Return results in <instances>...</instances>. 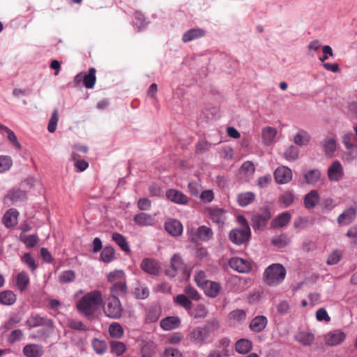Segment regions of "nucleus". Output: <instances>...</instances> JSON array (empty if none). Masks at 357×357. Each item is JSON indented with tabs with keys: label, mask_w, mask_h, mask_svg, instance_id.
I'll return each mask as SVG.
<instances>
[{
	"label": "nucleus",
	"mask_w": 357,
	"mask_h": 357,
	"mask_svg": "<svg viewBox=\"0 0 357 357\" xmlns=\"http://www.w3.org/2000/svg\"><path fill=\"white\" fill-rule=\"evenodd\" d=\"M17 300L16 295L10 290L0 292V303L5 305H13Z\"/></svg>",
	"instance_id": "nucleus-29"
},
{
	"label": "nucleus",
	"mask_w": 357,
	"mask_h": 357,
	"mask_svg": "<svg viewBox=\"0 0 357 357\" xmlns=\"http://www.w3.org/2000/svg\"><path fill=\"white\" fill-rule=\"evenodd\" d=\"M127 292V285L126 280L121 282L113 284L110 288L109 296L119 297L125 295Z\"/></svg>",
	"instance_id": "nucleus-25"
},
{
	"label": "nucleus",
	"mask_w": 357,
	"mask_h": 357,
	"mask_svg": "<svg viewBox=\"0 0 357 357\" xmlns=\"http://www.w3.org/2000/svg\"><path fill=\"white\" fill-rule=\"evenodd\" d=\"M326 154L332 155L336 149V141L333 138H326L323 142Z\"/></svg>",
	"instance_id": "nucleus-46"
},
{
	"label": "nucleus",
	"mask_w": 357,
	"mask_h": 357,
	"mask_svg": "<svg viewBox=\"0 0 357 357\" xmlns=\"http://www.w3.org/2000/svg\"><path fill=\"white\" fill-rule=\"evenodd\" d=\"M252 347V343L248 339H240L235 344V350L237 353L248 354Z\"/></svg>",
	"instance_id": "nucleus-27"
},
{
	"label": "nucleus",
	"mask_w": 357,
	"mask_h": 357,
	"mask_svg": "<svg viewBox=\"0 0 357 357\" xmlns=\"http://www.w3.org/2000/svg\"><path fill=\"white\" fill-rule=\"evenodd\" d=\"M310 140V136L306 131L303 130H299L294 138V143L299 146L307 145Z\"/></svg>",
	"instance_id": "nucleus-35"
},
{
	"label": "nucleus",
	"mask_w": 357,
	"mask_h": 357,
	"mask_svg": "<svg viewBox=\"0 0 357 357\" xmlns=\"http://www.w3.org/2000/svg\"><path fill=\"white\" fill-rule=\"evenodd\" d=\"M229 266L239 272V273H248L251 268V264L246 259L240 257H232L229 261Z\"/></svg>",
	"instance_id": "nucleus-11"
},
{
	"label": "nucleus",
	"mask_w": 357,
	"mask_h": 357,
	"mask_svg": "<svg viewBox=\"0 0 357 357\" xmlns=\"http://www.w3.org/2000/svg\"><path fill=\"white\" fill-rule=\"evenodd\" d=\"M75 279V273L73 271L68 270L63 271L59 275L60 283H68L73 282Z\"/></svg>",
	"instance_id": "nucleus-50"
},
{
	"label": "nucleus",
	"mask_w": 357,
	"mask_h": 357,
	"mask_svg": "<svg viewBox=\"0 0 357 357\" xmlns=\"http://www.w3.org/2000/svg\"><path fill=\"white\" fill-rule=\"evenodd\" d=\"M291 220V215L288 212L282 213L272 221L273 228H280L289 224Z\"/></svg>",
	"instance_id": "nucleus-30"
},
{
	"label": "nucleus",
	"mask_w": 357,
	"mask_h": 357,
	"mask_svg": "<svg viewBox=\"0 0 357 357\" xmlns=\"http://www.w3.org/2000/svg\"><path fill=\"white\" fill-rule=\"evenodd\" d=\"M188 231L192 242L208 241L212 239L213 236V230L205 225L200 226L197 229L191 228Z\"/></svg>",
	"instance_id": "nucleus-6"
},
{
	"label": "nucleus",
	"mask_w": 357,
	"mask_h": 357,
	"mask_svg": "<svg viewBox=\"0 0 357 357\" xmlns=\"http://www.w3.org/2000/svg\"><path fill=\"white\" fill-rule=\"evenodd\" d=\"M284 155L287 160H296L298 158V149L293 145L289 146L284 152Z\"/></svg>",
	"instance_id": "nucleus-53"
},
{
	"label": "nucleus",
	"mask_w": 357,
	"mask_h": 357,
	"mask_svg": "<svg viewBox=\"0 0 357 357\" xmlns=\"http://www.w3.org/2000/svg\"><path fill=\"white\" fill-rule=\"evenodd\" d=\"M21 261L27 265L31 272H34L38 268V265L36 263L34 258L31 255L30 253H25L22 257Z\"/></svg>",
	"instance_id": "nucleus-51"
},
{
	"label": "nucleus",
	"mask_w": 357,
	"mask_h": 357,
	"mask_svg": "<svg viewBox=\"0 0 357 357\" xmlns=\"http://www.w3.org/2000/svg\"><path fill=\"white\" fill-rule=\"evenodd\" d=\"M78 154L75 153L72 154L73 160L75 161V167L77 168V171L83 172L88 168L89 163L84 160L78 159Z\"/></svg>",
	"instance_id": "nucleus-59"
},
{
	"label": "nucleus",
	"mask_w": 357,
	"mask_h": 357,
	"mask_svg": "<svg viewBox=\"0 0 357 357\" xmlns=\"http://www.w3.org/2000/svg\"><path fill=\"white\" fill-rule=\"evenodd\" d=\"M26 326L29 328L44 326L52 330L54 328V322L46 317H41L36 313H32L25 321Z\"/></svg>",
	"instance_id": "nucleus-7"
},
{
	"label": "nucleus",
	"mask_w": 357,
	"mask_h": 357,
	"mask_svg": "<svg viewBox=\"0 0 357 357\" xmlns=\"http://www.w3.org/2000/svg\"><path fill=\"white\" fill-rule=\"evenodd\" d=\"M91 344L93 350L95 351L96 353L98 354H103L107 349V344H105V342L98 339H93L92 340Z\"/></svg>",
	"instance_id": "nucleus-56"
},
{
	"label": "nucleus",
	"mask_w": 357,
	"mask_h": 357,
	"mask_svg": "<svg viewBox=\"0 0 357 357\" xmlns=\"http://www.w3.org/2000/svg\"><path fill=\"white\" fill-rule=\"evenodd\" d=\"M255 198V194L251 192L241 193L238 196V202L241 206L244 207L251 204Z\"/></svg>",
	"instance_id": "nucleus-38"
},
{
	"label": "nucleus",
	"mask_w": 357,
	"mask_h": 357,
	"mask_svg": "<svg viewBox=\"0 0 357 357\" xmlns=\"http://www.w3.org/2000/svg\"><path fill=\"white\" fill-rule=\"evenodd\" d=\"M96 70L94 68H90L87 74H84L83 84L86 89H92L96 82Z\"/></svg>",
	"instance_id": "nucleus-31"
},
{
	"label": "nucleus",
	"mask_w": 357,
	"mask_h": 357,
	"mask_svg": "<svg viewBox=\"0 0 357 357\" xmlns=\"http://www.w3.org/2000/svg\"><path fill=\"white\" fill-rule=\"evenodd\" d=\"M101 259L105 262H111L114 258V250L112 247L107 246L101 252Z\"/></svg>",
	"instance_id": "nucleus-49"
},
{
	"label": "nucleus",
	"mask_w": 357,
	"mask_h": 357,
	"mask_svg": "<svg viewBox=\"0 0 357 357\" xmlns=\"http://www.w3.org/2000/svg\"><path fill=\"white\" fill-rule=\"evenodd\" d=\"M171 267H172V270H167V274L172 277H174L176 275V271L182 269L183 267V260H182L181 256H179L177 254H175L172 257Z\"/></svg>",
	"instance_id": "nucleus-28"
},
{
	"label": "nucleus",
	"mask_w": 357,
	"mask_h": 357,
	"mask_svg": "<svg viewBox=\"0 0 357 357\" xmlns=\"http://www.w3.org/2000/svg\"><path fill=\"white\" fill-rule=\"evenodd\" d=\"M133 220L140 227L152 226L155 222V218L153 215L143 212L136 214Z\"/></svg>",
	"instance_id": "nucleus-19"
},
{
	"label": "nucleus",
	"mask_w": 357,
	"mask_h": 357,
	"mask_svg": "<svg viewBox=\"0 0 357 357\" xmlns=\"http://www.w3.org/2000/svg\"><path fill=\"white\" fill-rule=\"evenodd\" d=\"M112 240L121 248L122 250L126 252L130 251L128 243L126 238L119 233H114L112 234Z\"/></svg>",
	"instance_id": "nucleus-36"
},
{
	"label": "nucleus",
	"mask_w": 357,
	"mask_h": 357,
	"mask_svg": "<svg viewBox=\"0 0 357 357\" xmlns=\"http://www.w3.org/2000/svg\"><path fill=\"white\" fill-rule=\"evenodd\" d=\"M4 131L6 132L7 138L13 144V146L17 150H20L22 149L21 144L18 142L17 136L15 135L14 132L8 127L6 128Z\"/></svg>",
	"instance_id": "nucleus-58"
},
{
	"label": "nucleus",
	"mask_w": 357,
	"mask_h": 357,
	"mask_svg": "<svg viewBox=\"0 0 357 357\" xmlns=\"http://www.w3.org/2000/svg\"><path fill=\"white\" fill-rule=\"evenodd\" d=\"M123 307L117 297L109 296L106 306L104 307L105 314L111 319H118L122 317Z\"/></svg>",
	"instance_id": "nucleus-5"
},
{
	"label": "nucleus",
	"mask_w": 357,
	"mask_h": 357,
	"mask_svg": "<svg viewBox=\"0 0 357 357\" xmlns=\"http://www.w3.org/2000/svg\"><path fill=\"white\" fill-rule=\"evenodd\" d=\"M219 328V323L216 319L208 321L202 326L195 328L188 334V337L196 344L200 345L206 343L211 333L217 331Z\"/></svg>",
	"instance_id": "nucleus-2"
},
{
	"label": "nucleus",
	"mask_w": 357,
	"mask_h": 357,
	"mask_svg": "<svg viewBox=\"0 0 357 357\" xmlns=\"http://www.w3.org/2000/svg\"><path fill=\"white\" fill-rule=\"evenodd\" d=\"M207 314L208 310L202 304L197 305L190 312V315L194 319H204L207 316Z\"/></svg>",
	"instance_id": "nucleus-40"
},
{
	"label": "nucleus",
	"mask_w": 357,
	"mask_h": 357,
	"mask_svg": "<svg viewBox=\"0 0 357 357\" xmlns=\"http://www.w3.org/2000/svg\"><path fill=\"white\" fill-rule=\"evenodd\" d=\"M126 280L125 273L121 270H115L107 275L108 282L115 284Z\"/></svg>",
	"instance_id": "nucleus-42"
},
{
	"label": "nucleus",
	"mask_w": 357,
	"mask_h": 357,
	"mask_svg": "<svg viewBox=\"0 0 357 357\" xmlns=\"http://www.w3.org/2000/svg\"><path fill=\"white\" fill-rule=\"evenodd\" d=\"M328 177L331 181H339L344 176V169L338 160L333 162L328 169Z\"/></svg>",
	"instance_id": "nucleus-10"
},
{
	"label": "nucleus",
	"mask_w": 357,
	"mask_h": 357,
	"mask_svg": "<svg viewBox=\"0 0 357 357\" xmlns=\"http://www.w3.org/2000/svg\"><path fill=\"white\" fill-rule=\"evenodd\" d=\"M123 328L117 322L112 323L109 326V333L113 338H121L123 335Z\"/></svg>",
	"instance_id": "nucleus-37"
},
{
	"label": "nucleus",
	"mask_w": 357,
	"mask_h": 357,
	"mask_svg": "<svg viewBox=\"0 0 357 357\" xmlns=\"http://www.w3.org/2000/svg\"><path fill=\"white\" fill-rule=\"evenodd\" d=\"M20 321H21V317L17 314H15L13 316H11L10 317V319L7 321L5 322L4 328L6 330H10V329L14 328Z\"/></svg>",
	"instance_id": "nucleus-62"
},
{
	"label": "nucleus",
	"mask_w": 357,
	"mask_h": 357,
	"mask_svg": "<svg viewBox=\"0 0 357 357\" xmlns=\"http://www.w3.org/2000/svg\"><path fill=\"white\" fill-rule=\"evenodd\" d=\"M103 305V298L100 291L95 290L86 293L77 303L79 312L86 317L92 316Z\"/></svg>",
	"instance_id": "nucleus-1"
},
{
	"label": "nucleus",
	"mask_w": 357,
	"mask_h": 357,
	"mask_svg": "<svg viewBox=\"0 0 357 357\" xmlns=\"http://www.w3.org/2000/svg\"><path fill=\"white\" fill-rule=\"evenodd\" d=\"M286 269L280 264H273L268 266L264 273V278L266 284L269 286H277L285 278Z\"/></svg>",
	"instance_id": "nucleus-4"
},
{
	"label": "nucleus",
	"mask_w": 357,
	"mask_h": 357,
	"mask_svg": "<svg viewBox=\"0 0 357 357\" xmlns=\"http://www.w3.org/2000/svg\"><path fill=\"white\" fill-rule=\"evenodd\" d=\"M68 326L73 330L86 331L89 330V327L81 321L75 319L68 320Z\"/></svg>",
	"instance_id": "nucleus-54"
},
{
	"label": "nucleus",
	"mask_w": 357,
	"mask_h": 357,
	"mask_svg": "<svg viewBox=\"0 0 357 357\" xmlns=\"http://www.w3.org/2000/svg\"><path fill=\"white\" fill-rule=\"evenodd\" d=\"M13 160L10 156L0 155V172H5L10 169Z\"/></svg>",
	"instance_id": "nucleus-55"
},
{
	"label": "nucleus",
	"mask_w": 357,
	"mask_h": 357,
	"mask_svg": "<svg viewBox=\"0 0 357 357\" xmlns=\"http://www.w3.org/2000/svg\"><path fill=\"white\" fill-rule=\"evenodd\" d=\"M165 229L167 232L173 236H179L183 232V226L181 223L176 220H170L166 222Z\"/></svg>",
	"instance_id": "nucleus-17"
},
{
	"label": "nucleus",
	"mask_w": 357,
	"mask_h": 357,
	"mask_svg": "<svg viewBox=\"0 0 357 357\" xmlns=\"http://www.w3.org/2000/svg\"><path fill=\"white\" fill-rule=\"evenodd\" d=\"M133 294L138 299H145L149 296V290L147 287L138 284L133 290Z\"/></svg>",
	"instance_id": "nucleus-47"
},
{
	"label": "nucleus",
	"mask_w": 357,
	"mask_h": 357,
	"mask_svg": "<svg viewBox=\"0 0 357 357\" xmlns=\"http://www.w3.org/2000/svg\"><path fill=\"white\" fill-rule=\"evenodd\" d=\"M160 325L163 330L171 331L179 327L181 319L178 317H167L160 321Z\"/></svg>",
	"instance_id": "nucleus-21"
},
{
	"label": "nucleus",
	"mask_w": 357,
	"mask_h": 357,
	"mask_svg": "<svg viewBox=\"0 0 357 357\" xmlns=\"http://www.w3.org/2000/svg\"><path fill=\"white\" fill-rule=\"evenodd\" d=\"M277 131L275 128L271 127H266L262 130V138L264 141V143L266 144H271L275 135H276Z\"/></svg>",
	"instance_id": "nucleus-43"
},
{
	"label": "nucleus",
	"mask_w": 357,
	"mask_h": 357,
	"mask_svg": "<svg viewBox=\"0 0 357 357\" xmlns=\"http://www.w3.org/2000/svg\"><path fill=\"white\" fill-rule=\"evenodd\" d=\"M274 176L277 183L280 184L287 183L292 178V172L287 167H279L275 169Z\"/></svg>",
	"instance_id": "nucleus-13"
},
{
	"label": "nucleus",
	"mask_w": 357,
	"mask_h": 357,
	"mask_svg": "<svg viewBox=\"0 0 357 357\" xmlns=\"http://www.w3.org/2000/svg\"><path fill=\"white\" fill-rule=\"evenodd\" d=\"M346 338L345 333L341 330H334L328 333L324 336V341L326 344L335 346L341 344Z\"/></svg>",
	"instance_id": "nucleus-12"
},
{
	"label": "nucleus",
	"mask_w": 357,
	"mask_h": 357,
	"mask_svg": "<svg viewBox=\"0 0 357 357\" xmlns=\"http://www.w3.org/2000/svg\"><path fill=\"white\" fill-rule=\"evenodd\" d=\"M321 176V172L314 169L307 171L304 175V178L307 184H314L320 180Z\"/></svg>",
	"instance_id": "nucleus-33"
},
{
	"label": "nucleus",
	"mask_w": 357,
	"mask_h": 357,
	"mask_svg": "<svg viewBox=\"0 0 357 357\" xmlns=\"http://www.w3.org/2000/svg\"><path fill=\"white\" fill-rule=\"evenodd\" d=\"M24 337V334L21 329H15L7 335V341L13 344L22 340Z\"/></svg>",
	"instance_id": "nucleus-44"
},
{
	"label": "nucleus",
	"mask_w": 357,
	"mask_h": 357,
	"mask_svg": "<svg viewBox=\"0 0 357 357\" xmlns=\"http://www.w3.org/2000/svg\"><path fill=\"white\" fill-rule=\"evenodd\" d=\"M29 284V278L25 271H22L16 276V287L20 291H24Z\"/></svg>",
	"instance_id": "nucleus-32"
},
{
	"label": "nucleus",
	"mask_w": 357,
	"mask_h": 357,
	"mask_svg": "<svg viewBox=\"0 0 357 357\" xmlns=\"http://www.w3.org/2000/svg\"><path fill=\"white\" fill-rule=\"evenodd\" d=\"M207 357H230V350L213 349Z\"/></svg>",
	"instance_id": "nucleus-63"
},
{
	"label": "nucleus",
	"mask_w": 357,
	"mask_h": 357,
	"mask_svg": "<svg viewBox=\"0 0 357 357\" xmlns=\"http://www.w3.org/2000/svg\"><path fill=\"white\" fill-rule=\"evenodd\" d=\"M205 213L213 222L218 225L219 227L224 225L226 219V211L223 208L218 207H207L205 208Z\"/></svg>",
	"instance_id": "nucleus-8"
},
{
	"label": "nucleus",
	"mask_w": 357,
	"mask_h": 357,
	"mask_svg": "<svg viewBox=\"0 0 357 357\" xmlns=\"http://www.w3.org/2000/svg\"><path fill=\"white\" fill-rule=\"evenodd\" d=\"M319 200L318 192L315 190H311L304 197V204L307 208L315 207Z\"/></svg>",
	"instance_id": "nucleus-26"
},
{
	"label": "nucleus",
	"mask_w": 357,
	"mask_h": 357,
	"mask_svg": "<svg viewBox=\"0 0 357 357\" xmlns=\"http://www.w3.org/2000/svg\"><path fill=\"white\" fill-rule=\"evenodd\" d=\"M18 211L15 208L8 210L3 217V222L8 227H13L17 224Z\"/></svg>",
	"instance_id": "nucleus-22"
},
{
	"label": "nucleus",
	"mask_w": 357,
	"mask_h": 357,
	"mask_svg": "<svg viewBox=\"0 0 357 357\" xmlns=\"http://www.w3.org/2000/svg\"><path fill=\"white\" fill-rule=\"evenodd\" d=\"M205 36V31L202 29H192L187 31L183 35L182 40L188 43L195 39L200 38Z\"/></svg>",
	"instance_id": "nucleus-24"
},
{
	"label": "nucleus",
	"mask_w": 357,
	"mask_h": 357,
	"mask_svg": "<svg viewBox=\"0 0 357 357\" xmlns=\"http://www.w3.org/2000/svg\"><path fill=\"white\" fill-rule=\"evenodd\" d=\"M237 220L241 228L231 229L229 234V238L233 243L239 245L249 241L251 231L248 223L243 216H238Z\"/></svg>",
	"instance_id": "nucleus-3"
},
{
	"label": "nucleus",
	"mask_w": 357,
	"mask_h": 357,
	"mask_svg": "<svg viewBox=\"0 0 357 357\" xmlns=\"http://www.w3.org/2000/svg\"><path fill=\"white\" fill-rule=\"evenodd\" d=\"M174 303L186 310H190L192 307V303L190 298L185 294H178L174 298Z\"/></svg>",
	"instance_id": "nucleus-34"
},
{
	"label": "nucleus",
	"mask_w": 357,
	"mask_h": 357,
	"mask_svg": "<svg viewBox=\"0 0 357 357\" xmlns=\"http://www.w3.org/2000/svg\"><path fill=\"white\" fill-rule=\"evenodd\" d=\"M194 278L196 284L202 289L204 286H205V284H206V283L209 281L206 280V273L203 271H199L196 272Z\"/></svg>",
	"instance_id": "nucleus-57"
},
{
	"label": "nucleus",
	"mask_w": 357,
	"mask_h": 357,
	"mask_svg": "<svg viewBox=\"0 0 357 357\" xmlns=\"http://www.w3.org/2000/svg\"><path fill=\"white\" fill-rule=\"evenodd\" d=\"M222 287L219 282L209 280L205 286L202 288L204 294L211 298L217 297Z\"/></svg>",
	"instance_id": "nucleus-20"
},
{
	"label": "nucleus",
	"mask_w": 357,
	"mask_h": 357,
	"mask_svg": "<svg viewBox=\"0 0 357 357\" xmlns=\"http://www.w3.org/2000/svg\"><path fill=\"white\" fill-rule=\"evenodd\" d=\"M294 200V196L291 192H284L280 197V202L285 206H290Z\"/></svg>",
	"instance_id": "nucleus-61"
},
{
	"label": "nucleus",
	"mask_w": 357,
	"mask_h": 357,
	"mask_svg": "<svg viewBox=\"0 0 357 357\" xmlns=\"http://www.w3.org/2000/svg\"><path fill=\"white\" fill-rule=\"evenodd\" d=\"M184 292L188 295V298L192 300L198 301L200 298L198 291L191 286H187L184 289Z\"/></svg>",
	"instance_id": "nucleus-64"
},
{
	"label": "nucleus",
	"mask_w": 357,
	"mask_h": 357,
	"mask_svg": "<svg viewBox=\"0 0 357 357\" xmlns=\"http://www.w3.org/2000/svg\"><path fill=\"white\" fill-rule=\"evenodd\" d=\"M59 121V114L58 110L54 109L52 114V116L50 119L47 130L50 132H54L56 129L57 123Z\"/></svg>",
	"instance_id": "nucleus-60"
},
{
	"label": "nucleus",
	"mask_w": 357,
	"mask_h": 357,
	"mask_svg": "<svg viewBox=\"0 0 357 357\" xmlns=\"http://www.w3.org/2000/svg\"><path fill=\"white\" fill-rule=\"evenodd\" d=\"M142 357H152L155 353V345L153 342H145L141 348Z\"/></svg>",
	"instance_id": "nucleus-39"
},
{
	"label": "nucleus",
	"mask_w": 357,
	"mask_h": 357,
	"mask_svg": "<svg viewBox=\"0 0 357 357\" xmlns=\"http://www.w3.org/2000/svg\"><path fill=\"white\" fill-rule=\"evenodd\" d=\"M278 314L284 315L290 312L291 307L288 301L281 300L275 305Z\"/></svg>",
	"instance_id": "nucleus-52"
},
{
	"label": "nucleus",
	"mask_w": 357,
	"mask_h": 357,
	"mask_svg": "<svg viewBox=\"0 0 357 357\" xmlns=\"http://www.w3.org/2000/svg\"><path fill=\"white\" fill-rule=\"evenodd\" d=\"M166 197L171 202L185 205L188 203V198L182 192L175 189H169L166 191Z\"/></svg>",
	"instance_id": "nucleus-15"
},
{
	"label": "nucleus",
	"mask_w": 357,
	"mask_h": 357,
	"mask_svg": "<svg viewBox=\"0 0 357 357\" xmlns=\"http://www.w3.org/2000/svg\"><path fill=\"white\" fill-rule=\"evenodd\" d=\"M356 215V210L353 207H350L339 215L337 222L340 225H347L354 220Z\"/></svg>",
	"instance_id": "nucleus-23"
},
{
	"label": "nucleus",
	"mask_w": 357,
	"mask_h": 357,
	"mask_svg": "<svg viewBox=\"0 0 357 357\" xmlns=\"http://www.w3.org/2000/svg\"><path fill=\"white\" fill-rule=\"evenodd\" d=\"M296 339L303 345H310L314 340V336L311 333L301 332L297 335Z\"/></svg>",
	"instance_id": "nucleus-41"
},
{
	"label": "nucleus",
	"mask_w": 357,
	"mask_h": 357,
	"mask_svg": "<svg viewBox=\"0 0 357 357\" xmlns=\"http://www.w3.org/2000/svg\"><path fill=\"white\" fill-rule=\"evenodd\" d=\"M356 139L355 135L349 132L343 136L342 142L347 150L352 151L356 146L354 142Z\"/></svg>",
	"instance_id": "nucleus-45"
},
{
	"label": "nucleus",
	"mask_w": 357,
	"mask_h": 357,
	"mask_svg": "<svg viewBox=\"0 0 357 357\" xmlns=\"http://www.w3.org/2000/svg\"><path fill=\"white\" fill-rule=\"evenodd\" d=\"M22 353L26 357H42L44 354V348L40 344L31 343L23 347Z\"/></svg>",
	"instance_id": "nucleus-14"
},
{
	"label": "nucleus",
	"mask_w": 357,
	"mask_h": 357,
	"mask_svg": "<svg viewBox=\"0 0 357 357\" xmlns=\"http://www.w3.org/2000/svg\"><path fill=\"white\" fill-rule=\"evenodd\" d=\"M140 267L144 272L150 275H157L160 271V266L158 262L150 258L143 259Z\"/></svg>",
	"instance_id": "nucleus-16"
},
{
	"label": "nucleus",
	"mask_w": 357,
	"mask_h": 357,
	"mask_svg": "<svg viewBox=\"0 0 357 357\" xmlns=\"http://www.w3.org/2000/svg\"><path fill=\"white\" fill-rule=\"evenodd\" d=\"M271 218V213L268 209H264L261 213L254 215L252 217V227L255 229H262L266 227L268 221Z\"/></svg>",
	"instance_id": "nucleus-9"
},
{
	"label": "nucleus",
	"mask_w": 357,
	"mask_h": 357,
	"mask_svg": "<svg viewBox=\"0 0 357 357\" xmlns=\"http://www.w3.org/2000/svg\"><path fill=\"white\" fill-rule=\"evenodd\" d=\"M20 241H22L26 247L33 248L38 242V237L37 235H23L21 234L20 236Z\"/></svg>",
	"instance_id": "nucleus-48"
},
{
	"label": "nucleus",
	"mask_w": 357,
	"mask_h": 357,
	"mask_svg": "<svg viewBox=\"0 0 357 357\" xmlns=\"http://www.w3.org/2000/svg\"><path fill=\"white\" fill-rule=\"evenodd\" d=\"M267 324V318L265 316L259 315L252 319L249 328L252 331L259 333L266 328Z\"/></svg>",
	"instance_id": "nucleus-18"
}]
</instances>
